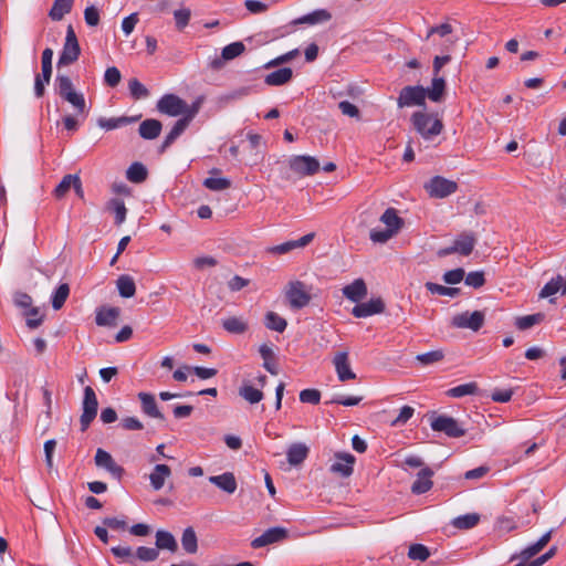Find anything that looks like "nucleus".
Segmentation results:
<instances>
[{"instance_id": "f257e3e1", "label": "nucleus", "mask_w": 566, "mask_h": 566, "mask_svg": "<svg viewBox=\"0 0 566 566\" xmlns=\"http://www.w3.org/2000/svg\"><path fill=\"white\" fill-rule=\"evenodd\" d=\"M411 123L416 132L426 140H431L443 130V123L437 116L416 112L411 116Z\"/></svg>"}, {"instance_id": "052dcab7", "label": "nucleus", "mask_w": 566, "mask_h": 566, "mask_svg": "<svg viewBox=\"0 0 566 566\" xmlns=\"http://www.w3.org/2000/svg\"><path fill=\"white\" fill-rule=\"evenodd\" d=\"M430 556V552L427 546L422 544H412L409 547L408 557L413 560H426Z\"/></svg>"}, {"instance_id": "c756f323", "label": "nucleus", "mask_w": 566, "mask_h": 566, "mask_svg": "<svg viewBox=\"0 0 566 566\" xmlns=\"http://www.w3.org/2000/svg\"><path fill=\"white\" fill-rule=\"evenodd\" d=\"M73 3V0H54L53 6L49 11V17L53 21L62 20L65 14L71 12Z\"/></svg>"}, {"instance_id": "c03bdc74", "label": "nucleus", "mask_w": 566, "mask_h": 566, "mask_svg": "<svg viewBox=\"0 0 566 566\" xmlns=\"http://www.w3.org/2000/svg\"><path fill=\"white\" fill-rule=\"evenodd\" d=\"M265 326L271 331L283 333L287 322L275 312H268L265 315Z\"/></svg>"}, {"instance_id": "4c0bfd02", "label": "nucleus", "mask_w": 566, "mask_h": 566, "mask_svg": "<svg viewBox=\"0 0 566 566\" xmlns=\"http://www.w3.org/2000/svg\"><path fill=\"white\" fill-rule=\"evenodd\" d=\"M259 353L263 359V367L272 375H277L273 349L269 345L262 344L259 348Z\"/></svg>"}, {"instance_id": "79ce46f5", "label": "nucleus", "mask_w": 566, "mask_h": 566, "mask_svg": "<svg viewBox=\"0 0 566 566\" xmlns=\"http://www.w3.org/2000/svg\"><path fill=\"white\" fill-rule=\"evenodd\" d=\"M126 177L132 182H143L147 178V169L143 164L134 163L127 169Z\"/></svg>"}, {"instance_id": "f03ea898", "label": "nucleus", "mask_w": 566, "mask_h": 566, "mask_svg": "<svg viewBox=\"0 0 566 566\" xmlns=\"http://www.w3.org/2000/svg\"><path fill=\"white\" fill-rule=\"evenodd\" d=\"M380 221L386 224L385 230H371L370 240L375 243H385L398 233L403 224L402 219L397 214L396 209L388 208L380 217Z\"/></svg>"}, {"instance_id": "7c9ffc66", "label": "nucleus", "mask_w": 566, "mask_h": 566, "mask_svg": "<svg viewBox=\"0 0 566 566\" xmlns=\"http://www.w3.org/2000/svg\"><path fill=\"white\" fill-rule=\"evenodd\" d=\"M189 124L184 117L179 118L163 142L161 151L169 147L186 130Z\"/></svg>"}, {"instance_id": "338daca9", "label": "nucleus", "mask_w": 566, "mask_h": 566, "mask_svg": "<svg viewBox=\"0 0 566 566\" xmlns=\"http://www.w3.org/2000/svg\"><path fill=\"white\" fill-rule=\"evenodd\" d=\"M464 270L461 268L450 270L443 274V281L447 284H458L464 279Z\"/></svg>"}, {"instance_id": "603ef678", "label": "nucleus", "mask_w": 566, "mask_h": 566, "mask_svg": "<svg viewBox=\"0 0 566 566\" xmlns=\"http://www.w3.org/2000/svg\"><path fill=\"white\" fill-rule=\"evenodd\" d=\"M424 286L430 293L443 296L454 297L460 293L458 287H448L432 282H427Z\"/></svg>"}, {"instance_id": "412c9836", "label": "nucleus", "mask_w": 566, "mask_h": 566, "mask_svg": "<svg viewBox=\"0 0 566 566\" xmlns=\"http://www.w3.org/2000/svg\"><path fill=\"white\" fill-rule=\"evenodd\" d=\"M308 447L303 442L292 443L286 451L287 462L292 467H297L304 462L308 455Z\"/></svg>"}, {"instance_id": "393cba45", "label": "nucleus", "mask_w": 566, "mask_h": 566, "mask_svg": "<svg viewBox=\"0 0 566 566\" xmlns=\"http://www.w3.org/2000/svg\"><path fill=\"white\" fill-rule=\"evenodd\" d=\"M293 77V71L290 67H282L269 73L264 77V83L269 86H281L289 83Z\"/></svg>"}, {"instance_id": "58836bf2", "label": "nucleus", "mask_w": 566, "mask_h": 566, "mask_svg": "<svg viewBox=\"0 0 566 566\" xmlns=\"http://www.w3.org/2000/svg\"><path fill=\"white\" fill-rule=\"evenodd\" d=\"M60 97L63 101L70 103L73 106V108L75 109L76 114L84 115L87 112L85 97L82 93L74 92L72 94L63 95Z\"/></svg>"}, {"instance_id": "864d4df0", "label": "nucleus", "mask_w": 566, "mask_h": 566, "mask_svg": "<svg viewBox=\"0 0 566 566\" xmlns=\"http://www.w3.org/2000/svg\"><path fill=\"white\" fill-rule=\"evenodd\" d=\"M52 59H53V50L46 48L42 52L41 63H42V77H44L45 82H50L52 75Z\"/></svg>"}, {"instance_id": "bb28decb", "label": "nucleus", "mask_w": 566, "mask_h": 566, "mask_svg": "<svg viewBox=\"0 0 566 566\" xmlns=\"http://www.w3.org/2000/svg\"><path fill=\"white\" fill-rule=\"evenodd\" d=\"M476 239L472 233H462L453 242L455 253L461 255H469L472 253Z\"/></svg>"}, {"instance_id": "49530a36", "label": "nucleus", "mask_w": 566, "mask_h": 566, "mask_svg": "<svg viewBox=\"0 0 566 566\" xmlns=\"http://www.w3.org/2000/svg\"><path fill=\"white\" fill-rule=\"evenodd\" d=\"M239 395L250 403H258L263 399V392L251 385H243L239 389Z\"/></svg>"}, {"instance_id": "de8ad7c7", "label": "nucleus", "mask_w": 566, "mask_h": 566, "mask_svg": "<svg viewBox=\"0 0 566 566\" xmlns=\"http://www.w3.org/2000/svg\"><path fill=\"white\" fill-rule=\"evenodd\" d=\"M70 295V286L67 283H62L55 290L52 295V307L54 310H60L64 305L65 301Z\"/></svg>"}, {"instance_id": "a19ab883", "label": "nucleus", "mask_w": 566, "mask_h": 566, "mask_svg": "<svg viewBox=\"0 0 566 566\" xmlns=\"http://www.w3.org/2000/svg\"><path fill=\"white\" fill-rule=\"evenodd\" d=\"M476 382H468L455 386L447 391V395L452 398H461L469 395H475L478 392Z\"/></svg>"}, {"instance_id": "3c124183", "label": "nucleus", "mask_w": 566, "mask_h": 566, "mask_svg": "<svg viewBox=\"0 0 566 566\" xmlns=\"http://www.w3.org/2000/svg\"><path fill=\"white\" fill-rule=\"evenodd\" d=\"M245 50V46L242 42H233L226 45L222 49L221 57L224 61L233 60L237 56L241 55Z\"/></svg>"}, {"instance_id": "1a4fd4ad", "label": "nucleus", "mask_w": 566, "mask_h": 566, "mask_svg": "<svg viewBox=\"0 0 566 566\" xmlns=\"http://www.w3.org/2000/svg\"><path fill=\"white\" fill-rule=\"evenodd\" d=\"M424 189L432 198H446L457 191L458 185L453 180L436 176L424 184Z\"/></svg>"}, {"instance_id": "4d7b16f0", "label": "nucleus", "mask_w": 566, "mask_h": 566, "mask_svg": "<svg viewBox=\"0 0 566 566\" xmlns=\"http://www.w3.org/2000/svg\"><path fill=\"white\" fill-rule=\"evenodd\" d=\"M135 554V560L154 562L159 557V552L156 547L139 546Z\"/></svg>"}, {"instance_id": "5fc2aeb1", "label": "nucleus", "mask_w": 566, "mask_h": 566, "mask_svg": "<svg viewBox=\"0 0 566 566\" xmlns=\"http://www.w3.org/2000/svg\"><path fill=\"white\" fill-rule=\"evenodd\" d=\"M444 358V354L441 349L431 350L428 353L419 354L416 356V360L423 366L436 364Z\"/></svg>"}, {"instance_id": "aec40b11", "label": "nucleus", "mask_w": 566, "mask_h": 566, "mask_svg": "<svg viewBox=\"0 0 566 566\" xmlns=\"http://www.w3.org/2000/svg\"><path fill=\"white\" fill-rule=\"evenodd\" d=\"M209 482L228 494H233L238 488L235 476L232 472L211 475L209 476Z\"/></svg>"}, {"instance_id": "9b49d317", "label": "nucleus", "mask_w": 566, "mask_h": 566, "mask_svg": "<svg viewBox=\"0 0 566 566\" xmlns=\"http://www.w3.org/2000/svg\"><path fill=\"white\" fill-rule=\"evenodd\" d=\"M485 315L481 311L462 312L452 317L451 325L457 328H468L478 332L484 324Z\"/></svg>"}, {"instance_id": "f704fd0d", "label": "nucleus", "mask_w": 566, "mask_h": 566, "mask_svg": "<svg viewBox=\"0 0 566 566\" xmlns=\"http://www.w3.org/2000/svg\"><path fill=\"white\" fill-rule=\"evenodd\" d=\"M222 327L231 334H243L248 329V323L242 317L231 316L222 321Z\"/></svg>"}, {"instance_id": "c85d7f7f", "label": "nucleus", "mask_w": 566, "mask_h": 566, "mask_svg": "<svg viewBox=\"0 0 566 566\" xmlns=\"http://www.w3.org/2000/svg\"><path fill=\"white\" fill-rule=\"evenodd\" d=\"M163 125L158 119H145L140 123L138 132L145 139H155L159 136Z\"/></svg>"}, {"instance_id": "cd10ccee", "label": "nucleus", "mask_w": 566, "mask_h": 566, "mask_svg": "<svg viewBox=\"0 0 566 566\" xmlns=\"http://www.w3.org/2000/svg\"><path fill=\"white\" fill-rule=\"evenodd\" d=\"M553 532H554L553 530H549L548 532L543 534L536 543L524 548L521 552L520 557L524 560H528L530 558L535 556L537 553H539L551 541Z\"/></svg>"}, {"instance_id": "0e129e2a", "label": "nucleus", "mask_w": 566, "mask_h": 566, "mask_svg": "<svg viewBox=\"0 0 566 566\" xmlns=\"http://www.w3.org/2000/svg\"><path fill=\"white\" fill-rule=\"evenodd\" d=\"M120 78H122V75L117 67L111 66V67L106 69L105 74H104V81L108 86H111V87L117 86L120 82Z\"/></svg>"}, {"instance_id": "a211bd4d", "label": "nucleus", "mask_w": 566, "mask_h": 566, "mask_svg": "<svg viewBox=\"0 0 566 566\" xmlns=\"http://www.w3.org/2000/svg\"><path fill=\"white\" fill-rule=\"evenodd\" d=\"M314 235H315L314 233H307L297 240H291V241H286L284 243L274 245L269 249V252H271L273 254H285L294 249L304 248L308 243L312 242V240L314 239Z\"/></svg>"}, {"instance_id": "e433bc0d", "label": "nucleus", "mask_w": 566, "mask_h": 566, "mask_svg": "<svg viewBox=\"0 0 566 566\" xmlns=\"http://www.w3.org/2000/svg\"><path fill=\"white\" fill-rule=\"evenodd\" d=\"M446 90V81L443 77L434 75L432 78L431 87L426 90L427 96L432 102H440Z\"/></svg>"}, {"instance_id": "473e14b6", "label": "nucleus", "mask_w": 566, "mask_h": 566, "mask_svg": "<svg viewBox=\"0 0 566 566\" xmlns=\"http://www.w3.org/2000/svg\"><path fill=\"white\" fill-rule=\"evenodd\" d=\"M331 19L332 14L329 13V11L325 9H318L301 17L300 19L296 20V23L318 24L327 22Z\"/></svg>"}, {"instance_id": "20e7f679", "label": "nucleus", "mask_w": 566, "mask_h": 566, "mask_svg": "<svg viewBox=\"0 0 566 566\" xmlns=\"http://www.w3.org/2000/svg\"><path fill=\"white\" fill-rule=\"evenodd\" d=\"M81 54V48L72 25L67 27L65 42L60 54L57 66H67L74 63Z\"/></svg>"}, {"instance_id": "ddd939ff", "label": "nucleus", "mask_w": 566, "mask_h": 566, "mask_svg": "<svg viewBox=\"0 0 566 566\" xmlns=\"http://www.w3.org/2000/svg\"><path fill=\"white\" fill-rule=\"evenodd\" d=\"M94 462L96 467L107 470L117 480L124 474V468L117 464L111 453L104 449L96 450Z\"/></svg>"}, {"instance_id": "a18cd8bd", "label": "nucleus", "mask_w": 566, "mask_h": 566, "mask_svg": "<svg viewBox=\"0 0 566 566\" xmlns=\"http://www.w3.org/2000/svg\"><path fill=\"white\" fill-rule=\"evenodd\" d=\"M564 287V279L562 275H557L556 277H553L549 282H547L544 287L539 292V297H548L557 292H563Z\"/></svg>"}, {"instance_id": "a878e982", "label": "nucleus", "mask_w": 566, "mask_h": 566, "mask_svg": "<svg viewBox=\"0 0 566 566\" xmlns=\"http://www.w3.org/2000/svg\"><path fill=\"white\" fill-rule=\"evenodd\" d=\"M155 545L158 552L160 549H166L169 551L170 553H175L178 549V543L175 536L170 532L165 530H158L156 532Z\"/></svg>"}, {"instance_id": "8fccbe9b", "label": "nucleus", "mask_w": 566, "mask_h": 566, "mask_svg": "<svg viewBox=\"0 0 566 566\" xmlns=\"http://www.w3.org/2000/svg\"><path fill=\"white\" fill-rule=\"evenodd\" d=\"M128 88L134 99H143L149 96L148 88L137 78H130L128 81Z\"/></svg>"}, {"instance_id": "72a5a7b5", "label": "nucleus", "mask_w": 566, "mask_h": 566, "mask_svg": "<svg viewBox=\"0 0 566 566\" xmlns=\"http://www.w3.org/2000/svg\"><path fill=\"white\" fill-rule=\"evenodd\" d=\"M118 293L122 297L129 298L136 293V285L129 275H120L116 281Z\"/></svg>"}, {"instance_id": "13d9d810", "label": "nucleus", "mask_w": 566, "mask_h": 566, "mask_svg": "<svg viewBox=\"0 0 566 566\" xmlns=\"http://www.w3.org/2000/svg\"><path fill=\"white\" fill-rule=\"evenodd\" d=\"M203 186L212 191H221L231 187V181L228 178L209 177L203 180Z\"/></svg>"}, {"instance_id": "0eeeda50", "label": "nucleus", "mask_w": 566, "mask_h": 566, "mask_svg": "<svg viewBox=\"0 0 566 566\" xmlns=\"http://www.w3.org/2000/svg\"><path fill=\"white\" fill-rule=\"evenodd\" d=\"M430 426L433 431L444 432L451 438H460L465 434V429L454 418L449 416L433 417Z\"/></svg>"}, {"instance_id": "dca6fc26", "label": "nucleus", "mask_w": 566, "mask_h": 566, "mask_svg": "<svg viewBox=\"0 0 566 566\" xmlns=\"http://www.w3.org/2000/svg\"><path fill=\"white\" fill-rule=\"evenodd\" d=\"M333 364L340 381H347L356 378V374L350 368L347 352L337 353L333 359Z\"/></svg>"}, {"instance_id": "f3484780", "label": "nucleus", "mask_w": 566, "mask_h": 566, "mask_svg": "<svg viewBox=\"0 0 566 566\" xmlns=\"http://www.w3.org/2000/svg\"><path fill=\"white\" fill-rule=\"evenodd\" d=\"M120 315V308L101 306L96 308L95 323L98 326L115 327Z\"/></svg>"}, {"instance_id": "6ab92c4d", "label": "nucleus", "mask_w": 566, "mask_h": 566, "mask_svg": "<svg viewBox=\"0 0 566 566\" xmlns=\"http://www.w3.org/2000/svg\"><path fill=\"white\" fill-rule=\"evenodd\" d=\"M432 476H433V471L430 468H428V467L422 468L418 472L417 479L411 485V492L413 494H423V493L428 492L433 485L432 480H431Z\"/></svg>"}, {"instance_id": "ea45409f", "label": "nucleus", "mask_w": 566, "mask_h": 566, "mask_svg": "<svg viewBox=\"0 0 566 566\" xmlns=\"http://www.w3.org/2000/svg\"><path fill=\"white\" fill-rule=\"evenodd\" d=\"M55 91L59 96L72 94L77 92L70 76L65 74H57L55 77Z\"/></svg>"}, {"instance_id": "2f4dec72", "label": "nucleus", "mask_w": 566, "mask_h": 566, "mask_svg": "<svg viewBox=\"0 0 566 566\" xmlns=\"http://www.w3.org/2000/svg\"><path fill=\"white\" fill-rule=\"evenodd\" d=\"M480 518L478 513H468L454 517L451 521V525L458 530H471L479 524Z\"/></svg>"}, {"instance_id": "4be33fe9", "label": "nucleus", "mask_w": 566, "mask_h": 566, "mask_svg": "<svg viewBox=\"0 0 566 566\" xmlns=\"http://www.w3.org/2000/svg\"><path fill=\"white\" fill-rule=\"evenodd\" d=\"M138 399L140 400L142 410L145 415L155 419L165 420V416L157 407L154 395L148 392H139Z\"/></svg>"}, {"instance_id": "4468645a", "label": "nucleus", "mask_w": 566, "mask_h": 566, "mask_svg": "<svg viewBox=\"0 0 566 566\" xmlns=\"http://www.w3.org/2000/svg\"><path fill=\"white\" fill-rule=\"evenodd\" d=\"M355 460V457L348 452H338L329 470L342 478H348L353 474Z\"/></svg>"}, {"instance_id": "f8f14e48", "label": "nucleus", "mask_w": 566, "mask_h": 566, "mask_svg": "<svg viewBox=\"0 0 566 566\" xmlns=\"http://www.w3.org/2000/svg\"><path fill=\"white\" fill-rule=\"evenodd\" d=\"M289 537V531L282 526L266 530L251 542L253 548H261L271 544L281 543Z\"/></svg>"}, {"instance_id": "39448f33", "label": "nucleus", "mask_w": 566, "mask_h": 566, "mask_svg": "<svg viewBox=\"0 0 566 566\" xmlns=\"http://www.w3.org/2000/svg\"><path fill=\"white\" fill-rule=\"evenodd\" d=\"M98 401L94 389L91 386L84 388L82 402V415L80 418L81 430L85 431L97 415Z\"/></svg>"}, {"instance_id": "6e6552de", "label": "nucleus", "mask_w": 566, "mask_h": 566, "mask_svg": "<svg viewBox=\"0 0 566 566\" xmlns=\"http://www.w3.org/2000/svg\"><path fill=\"white\" fill-rule=\"evenodd\" d=\"M427 91L420 85L405 86L397 98L399 108L424 105Z\"/></svg>"}, {"instance_id": "9d476101", "label": "nucleus", "mask_w": 566, "mask_h": 566, "mask_svg": "<svg viewBox=\"0 0 566 566\" xmlns=\"http://www.w3.org/2000/svg\"><path fill=\"white\" fill-rule=\"evenodd\" d=\"M157 111L171 117H185L186 102L178 95L165 94L157 102Z\"/></svg>"}, {"instance_id": "c9c22d12", "label": "nucleus", "mask_w": 566, "mask_h": 566, "mask_svg": "<svg viewBox=\"0 0 566 566\" xmlns=\"http://www.w3.org/2000/svg\"><path fill=\"white\" fill-rule=\"evenodd\" d=\"M181 545L186 553L195 554L198 551V538L196 532L192 527H187L184 530L181 536Z\"/></svg>"}, {"instance_id": "680f3d73", "label": "nucleus", "mask_w": 566, "mask_h": 566, "mask_svg": "<svg viewBox=\"0 0 566 566\" xmlns=\"http://www.w3.org/2000/svg\"><path fill=\"white\" fill-rule=\"evenodd\" d=\"M129 123V119L127 117H118V118H104L101 117L97 120V124L101 128H104L106 130L115 129L124 124Z\"/></svg>"}, {"instance_id": "37998d69", "label": "nucleus", "mask_w": 566, "mask_h": 566, "mask_svg": "<svg viewBox=\"0 0 566 566\" xmlns=\"http://www.w3.org/2000/svg\"><path fill=\"white\" fill-rule=\"evenodd\" d=\"M544 318H545V315L543 313L520 316V317H516V319H515V326L521 331H525V329L533 327L536 324L542 323L544 321Z\"/></svg>"}, {"instance_id": "09e8293b", "label": "nucleus", "mask_w": 566, "mask_h": 566, "mask_svg": "<svg viewBox=\"0 0 566 566\" xmlns=\"http://www.w3.org/2000/svg\"><path fill=\"white\" fill-rule=\"evenodd\" d=\"M77 175H65L60 184L55 187L53 195L56 199H62L65 197V195L70 191V189L73 187L74 181L76 179Z\"/></svg>"}, {"instance_id": "774afa93", "label": "nucleus", "mask_w": 566, "mask_h": 566, "mask_svg": "<svg viewBox=\"0 0 566 566\" xmlns=\"http://www.w3.org/2000/svg\"><path fill=\"white\" fill-rule=\"evenodd\" d=\"M464 281L468 286H471L474 289L481 287L485 282L483 272H479V271L470 272L465 276Z\"/></svg>"}, {"instance_id": "5701e85b", "label": "nucleus", "mask_w": 566, "mask_h": 566, "mask_svg": "<svg viewBox=\"0 0 566 566\" xmlns=\"http://www.w3.org/2000/svg\"><path fill=\"white\" fill-rule=\"evenodd\" d=\"M343 294L349 301L358 303L367 295V286L364 280L357 279L343 289Z\"/></svg>"}, {"instance_id": "6e6d98bb", "label": "nucleus", "mask_w": 566, "mask_h": 566, "mask_svg": "<svg viewBox=\"0 0 566 566\" xmlns=\"http://www.w3.org/2000/svg\"><path fill=\"white\" fill-rule=\"evenodd\" d=\"M111 552L122 562L128 563L130 565L135 564V554L129 546H114L111 548Z\"/></svg>"}, {"instance_id": "b1692460", "label": "nucleus", "mask_w": 566, "mask_h": 566, "mask_svg": "<svg viewBox=\"0 0 566 566\" xmlns=\"http://www.w3.org/2000/svg\"><path fill=\"white\" fill-rule=\"evenodd\" d=\"M171 475V470L166 464H156L149 474L150 485L155 491L163 489L167 478Z\"/></svg>"}, {"instance_id": "7ed1b4c3", "label": "nucleus", "mask_w": 566, "mask_h": 566, "mask_svg": "<svg viewBox=\"0 0 566 566\" xmlns=\"http://www.w3.org/2000/svg\"><path fill=\"white\" fill-rule=\"evenodd\" d=\"M285 297L293 310H300L308 305L311 294L307 286L301 281L290 282L285 287Z\"/></svg>"}, {"instance_id": "bf43d9fd", "label": "nucleus", "mask_w": 566, "mask_h": 566, "mask_svg": "<svg viewBox=\"0 0 566 566\" xmlns=\"http://www.w3.org/2000/svg\"><path fill=\"white\" fill-rule=\"evenodd\" d=\"M190 18L191 11L188 8H181L174 11L176 28L180 31L188 25Z\"/></svg>"}, {"instance_id": "69168bd1", "label": "nucleus", "mask_w": 566, "mask_h": 566, "mask_svg": "<svg viewBox=\"0 0 566 566\" xmlns=\"http://www.w3.org/2000/svg\"><path fill=\"white\" fill-rule=\"evenodd\" d=\"M300 400L303 403L317 405L321 400V392L317 389H304L300 392Z\"/></svg>"}, {"instance_id": "423d86ee", "label": "nucleus", "mask_w": 566, "mask_h": 566, "mask_svg": "<svg viewBox=\"0 0 566 566\" xmlns=\"http://www.w3.org/2000/svg\"><path fill=\"white\" fill-rule=\"evenodd\" d=\"M319 167V161L308 155H295L289 159V168L300 177L313 176Z\"/></svg>"}, {"instance_id": "2eb2a0df", "label": "nucleus", "mask_w": 566, "mask_h": 566, "mask_svg": "<svg viewBox=\"0 0 566 566\" xmlns=\"http://www.w3.org/2000/svg\"><path fill=\"white\" fill-rule=\"evenodd\" d=\"M385 311V303L380 297L371 298L368 302L359 303L352 310L355 317H368L375 314H381Z\"/></svg>"}, {"instance_id": "e2e57ef3", "label": "nucleus", "mask_w": 566, "mask_h": 566, "mask_svg": "<svg viewBox=\"0 0 566 566\" xmlns=\"http://www.w3.org/2000/svg\"><path fill=\"white\" fill-rule=\"evenodd\" d=\"M109 205L114 209L115 212V221L117 224H120L126 219L127 209L125 207V203L120 199H113L111 200Z\"/></svg>"}]
</instances>
